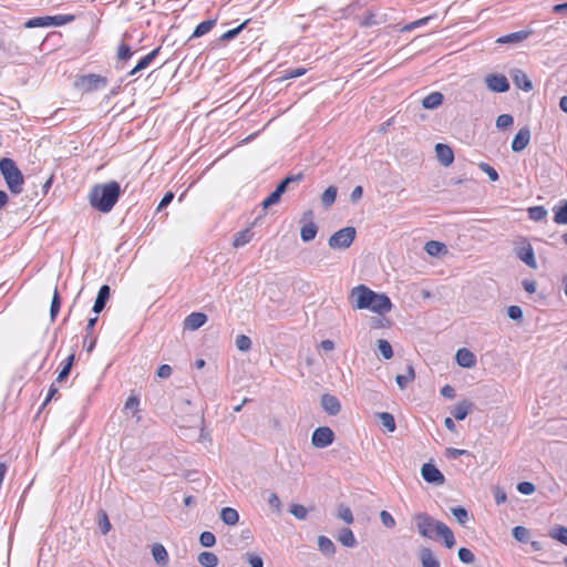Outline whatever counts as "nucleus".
Wrapping results in <instances>:
<instances>
[{
	"label": "nucleus",
	"instance_id": "obj_30",
	"mask_svg": "<svg viewBox=\"0 0 567 567\" xmlns=\"http://www.w3.org/2000/svg\"><path fill=\"white\" fill-rule=\"evenodd\" d=\"M338 539L344 547L353 548L357 546V539L350 528L341 529Z\"/></svg>",
	"mask_w": 567,
	"mask_h": 567
},
{
	"label": "nucleus",
	"instance_id": "obj_6",
	"mask_svg": "<svg viewBox=\"0 0 567 567\" xmlns=\"http://www.w3.org/2000/svg\"><path fill=\"white\" fill-rule=\"evenodd\" d=\"M417 532L421 536L430 539L436 538V526L440 525V520L433 518L426 513H419L414 517Z\"/></svg>",
	"mask_w": 567,
	"mask_h": 567
},
{
	"label": "nucleus",
	"instance_id": "obj_63",
	"mask_svg": "<svg viewBox=\"0 0 567 567\" xmlns=\"http://www.w3.org/2000/svg\"><path fill=\"white\" fill-rule=\"evenodd\" d=\"M339 517L347 524H351L353 522V515L349 507L341 508L339 512Z\"/></svg>",
	"mask_w": 567,
	"mask_h": 567
},
{
	"label": "nucleus",
	"instance_id": "obj_34",
	"mask_svg": "<svg viewBox=\"0 0 567 567\" xmlns=\"http://www.w3.org/2000/svg\"><path fill=\"white\" fill-rule=\"evenodd\" d=\"M161 49V47H157L154 50H152L148 54L143 56L135 65V71H142L146 69L159 54Z\"/></svg>",
	"mask_w": 567,
	"mask_h": 567
},
{
	"label": "nucleus",
	"instance_id": "obj_16",
	"mask_svg": "<svg viewBox=\"0 0 567 567\" xmlns=\"http://www.w3.org/2000/svg\"><path fill=\"white\" fill-rule=\"evenodd\" d=\"M514 84L523 90L529 92L533 90V84L527 74L520 69H514L511 73Z\"/></svg>",
	"mask_w": 567,
	"mask_h": 567
},
{
	"label": "nucleus",
	"instance_id": "obj_49",
	"mask_svg": "<svg viewBox=\"0 0 567 567\" xmlns=\"http://www.w3.org/2000/svg\"><path fill=\"white\" fill-rule=\"evenodd\" d=\"M247 23H248V20L243 22L238 27L226 31L225 33L221 34L220 40L221 41H230V40L235 39L245 29Z\"/></svg>",
	"mask_w": 567,
	"mask_h": 567
},
{
	"label": "nucleus",
	"instance_id": "obj_5",
	"mask_svg": "<svg viewBox=\"0 0 567 567\" xmlns=\"http://www.w3.org/2000/svg\"><path fill=\"white\" fill-rule=\"evenodd\" d=\"M355 228L348 226L333 233L328 240V245L331 249L344 250L349 248L355 239Z\"/></svg>",
	"mask_w": 567,
	"mask_h": 567
},
{
	"label": "nucleus",
	"instance_id": "obj_58",
	"mask_svg": "<svg viewBox=\"0 0 567 567\" xmlns=\"http://www.w3.org/2000/svg\"><path fill=\"white\" fill-rule=\"evenodd\" d=\"M516 488L523 495H530L535 492V485L527 481L519 482Z\"/></svg>",
	"mask_w": 567,
	"mask_h": 567
},
{
	"label": "nucleus",
	"instance_id": "obj_24",
	"mask_svg": "<svg viewBox=\"0 0 567 567\" xmlns=\"http://www.w3.org/2000/svg\"><path fill=\"white\" fill-rule=\"evenodd\" d=\"M532 34L530 30H520L506 35L501 37L498 43H518L527 39Z\"/></svg>",
	"mask_w": 567,
	"mask_h": 567
},
{
	"label": "nucleus",
	"instance_id": "obj_59",
	"mask_svg": "<svg viewBox=\"0 0 567 567\" xmlns=\"http://www.w3.org/2000/svg\"><path fill=\"white\" fill-rule=\"evenodd\" d=\"M507 316L515 321H520L523 319V310L519 306H509L507 308Z\"/></svg>",
	"mask_w": 567,
	"mask_h": 567
},
{
	"label": "nucleus",
	"instance_id": "obj_50",
	"mask_svg": "<svg viewBox=\"0 0 567 567\" xmlns=\"http://www.w3.org/2000/svg\"><path fill=\"white\" fill-rule=\"evenodd\" d=\"M289 512L300 520L306 519L308 515V509L301 504H291Z\"/></svg>",
	"mask_w": 567,
	"mask_h": 567
},
{
	"label": "nucleus",
	"instance_id": "obj_25",
	"mask_svg": "<svg viewBox=\"0 0 567 567\" xmlns=\"http://www.w3.org/2000/svg\"><path fill=\"white\" fill-rule=\"evenodd\" d=\"M216 24V19H208L200 23H198L193 31L189 40L200 38L205 34H207Z\"/></svg>",
	"mask_w": 567,
	"mask_h": 567
},
{
	"label": "nucleus",
	"instance_id": "obj_47",
	"mask_svg": "<svg viewBox=\"0 0 567 567\" xmlns=\"http://www.w3.org/2000/svg\"><path fill=\"white\" fill-rule=\"evenodd\" d=\"M307 73L306 68H296V69H288L284 71L282 75L279 78L280 81L289 80V79H296L299 76H302Z\"/></svg>",
	"mask_w": 567,
	"mask_h": 567
},
{
	"label": "nucleus",
	"instance_id": "obj_13",
	"mask_svg": "<svg viewBox=\"0 0 567 567\" xmlns=\"http://www.w3.org/2000/svg\"><path fill=\"white\" fill-rule=\"evenodd\" d=\"M455 360L460 367L466 369L475 367L477 362L476 355L466 348H461L456 351Z\"/></svg>",
	"mask_w": 567,
	"mask_h": 567
},
{
	"label": "nucleus",
	"instance_id": "obj_3",
	"mask_svg": "<svg viewBox=\"0 0 567 567\" xmlns=\"http://www.w3.org/2000/svg\"><path fill=\"white\" fill-rule=\"evenodd\" d=\"M0 173L4 178L9 190L13 195H19L22 192L24 178L16 162L9 157L1 158Z\"/></svg>",
	"mask_w": 567,
	"mask_h": 567
},
{
	"label": "nucleus",
	"instance_id": "obj_28",
	"mask_svg": "<svg viewBox=\"0 0 567 567\" xmlns=\"http://www.w3.org/2000/svg\"><path fill=\"white\" fill-rule=\"evenodd\" d=\"M318 548L324 556H333L336 554L333 542L323 535L318 537Z\"/></svg>",
	"mask_w": 567,
	"mask_h": 567
},
{
	"label": "nucleus",
	"instance_id": "obj_52",
	"mask_svg": "<svg viewBox=\"0 0 567 567\" xmlns=\"http://www.w3.org/2000/svg\"><path fill=\"white\" fill-rule=\"evenodd\" d=\"M457 556H458V559L463 563V564H473L474 560H475V556L474 554L472 553L471 549L466 548V547H461L457 551Z\"/></svg>",
	"mask_w": 567,
	"mask_h": 567
},
{
	"label": "nucleus",
	"instance_id": "obj_36",
	"mask_svg": "<svg viewBox=\"0 0 567 567\" xmlns=\"http://www.w3.org/2000/svg\"><path fill=\"white\" fill-rule=\"evenodd\" d=\"M74 360H75V354L74 353H71L64 361H63V367L61 369V371L59 372L58 374V378H56V381L58 382H62L63 380H65L68 378V375L70 374V371L72 369V365L74 363Z\"/></svg>",
	"mask_w": 567,
	"mask_h": 567
},
{
	"label": "nucleus",
	"instance_id": "obj_43",
	"mask_svg": "<svg viewBox=\"0 0 567 567\" xmlns=\"http://www.w3.org/2000/svg\"><path fill=\"white\" fill-rule=\"evenodd\" d=\"M60 308H61V297H60L58 289H55L52 300H51V306H50V318L52 321L55 320V318L60 311Z\"/></svg>",
	"mask_w": 567,
	"mask_h": 567
},
{
	"label": "nucleus",
	"instance_id": "obj_56",
	"mask_svg": "<svg viewBox=\"0 0 567 567\" xmlns=\"http://www.w3.org/2000/svg\"><path fill=\"white\" fill-rule=\"evenodd\" d=\"M244 558L251 567H264V559L256 554L246 553Z\"/></svg>",
	"mask_w": 567,
	"mask_h": 567
},
{
	"label": "nucleus",
	"instance_id": "obj_37",
	"mask_svg": "<svg viewBox=\"0 0 567 567\" xmlns=\"http://www.w3.org/2000/svg\"><path fill=\"white\" fill-rule=\"evenodd\" d=\"M338 189L336 186H329L321 195V203L324 207H330L337 198Z\"/></svg>",
	"mask_w": 567,
	"mask_h": 567
},
{
	"label": "nucleus",
	"instance_id": "obj_38",
	"mask_svg": "<svg viewBox=\"0 0 567 567\" xmlns=\"http://www.w3.org/2000/svg\"><path fill=\"white\" fill-rule=\"evenodd\" d=\"M379 419L381 422V425L388 431V432H394L395 431V420L394 416L389 412H382L379 413Z\"/></svg>",
	"mask_w": 567,
	"mask_h": 567
},
{
	"label": "nucleus",
	"instance_id": "obj_26",
	"mask_svg": "<svg viewBox=\"0 0 567 567\" xmlns=\"http://www.w3.org/2000/svg\"><path fill=\"white\" fill-rule=\"evenodd\" d=\"M318 234V226L310 220V223H306L300 229L301 240L305 243H309L316 238Z\"/></svg>",
	"mask_w": 567,
	"mask_h": 567
},
{
	"label": "nucleus",
	"instance_id": "obj_12",
	"mask_svg": "<svg viewBox=\"0 0 567 567\" xmlns=\"http://www.w3.org/2000/svg\"><path fill=\"white\" fill-rule=\"evenodd\" d=\"M530 142V130L528 126L522 127L512 141V151L515 153L524 151Z\"/></svg>",
	"mask_w": 567,
	"mask_h": 567
},
{
	"label": "nucleus",
	"instance_id": "obj_61",
	"mask_svg": "<svg viewBox=\"0 0 567 567\" xmlns=\"http://www.w3.org/2000/svg\"><path fill=\"white\" fill-rule=\"evenodd\" d=\"M268 504L272 507L277 513L281 511V501L276 493H270L268 496Z\"/></svg>",
	"mask_w": 567,
	"mask_h": 567
},
{
	"label": "nucleus",
	"instance_id": "obj_15",
	"mask_svg": "<svg viewBox=\"0 0 567 567\" xmlns=\"http://www.w3.org/2000/svg\"><path fill=\"white\" fill-rule=\"evenodd\" d=\"M320 403L324 412L329 415H337L341 410L339 399L332 394H323Z\"/></svg>",
	"mask_w": 567,
	"mask_h": 567
},
{
	"label": "nucleus",
	"instance_id": "obj_29",
	"mask_svg": "<svg viewBox=\"0 0 567 567\" xmlns=\"http://www.w3.org/2000/svg\"><path fill=\"white\" fill-rule=\"evenodd\" d=\"M252 231L249 228H245L235 235L233 246L235 248H240L248 244L252 239Z\"/></svg>",
	"mask_w": 567,
	"mask_h": 567
},
{
	"label": "nucleus",
	"instance_id": "obj_10",
	"mask_svg": "<svg viewBox=\"0 0 567 567\" xmlns=\"http://www.w3.org/2000/svg\"><path fill=\"white\" fill-rule=\"evenodd\" d=\"M485 83L492 92L505 93L509 90V82L503 74H489L485 78Z\"/></svg>",
	"mask_w": 567,
	"mask_h": 567
},
{
	"label": "nucleus",
	"instance_id": "obj_17",
	"mask_svg": "<svg viewBox=\"0 0 567 567\" xmlns=\"http://www.w3.org/2000/svg\"><path fill=\"white\" fill-rule=\"evenodd\" d=\"M110 295H111L110 286L103 285L100 287V289L97 291V296H96L94 305H93V308H92V310L95 315H99L100 312H102L104 310L106 302L110 298Z\"/></svg>",
	"mask_w": 567,
	"mask_h": 567
},
{
	"label": "nucleus",
	"instance_id": "obj_19",
	"mask_svg": "<svg viewBox=\"0 0 567 567\" xmlns=\"http://www.w3.org/2000/svg\"><path fill=\"white\" fill-rule=\"evenodd\" d=\"M436 538H441L446 548H452L455 545V537L451 528L443 522L436 526Z\"/></svg>",
	"mask_w": 567,
	"mask_h": 567
},
{
	"label": "nucleus",
	"instance_id": "obj_33",
	"mask_svg": "<svg viewBox=\"0 0 567 567\" xmlns=\"http://www.w3.org/2000/svg\"><path fill=\"white\" fill-rule=\"evenodd\" d=\"M197 560L203 567H216L218 565V557L212 551H202Z\"/></svg>",
	"mask_w": 567,
	"mask_h": 567
},
{
	"label": "nucleus",
	"instance_id": "obj_11",
	"mask_svg": "<svg viewBox=\"0 0 567 567\" xmlns=\"http://www.w3.org/2000/svg\"><path fill=\"white\" fill-rule=\"evenodd\" d=\"M516 257L528 267L533 269L537 268L534 249L528 241L525 240L519 247L516 248Z\"/></svg>",
	"mask_w": 567,
	"mask_h": 567
},
{
	"label": "nucleus",
	"instance_id": "obj_54",
	"mask_svg": "<svg viewBox=\"0 0 567 567\" xmlns=\"http://www.w3.org/2000/svg\"><path fill=\"white\" fill-rule=\"evenodd\" d=\"M514 122V118L511 114H501L496 118V127L499 130H505L509 127Z\"/></svg>",
	"mask_w": 567,
	"mask_h": 567
},
{
	"label": "nucleus",
	"instance_id": "obj_42",
	"mask_svg": "<svg viewBox=\"0 0 567 567\" xmlns=\"http://www.w3.org/2000/svg\"><path fill=\"white\" fill-rule=\"evenodd\" d=\"M547 216V210L543 206H533L528 208V217L534 221H540Z\"/></svg>",
	"mask_w": 567,
	"mask_h": 567
},
{
	"label": "nucleus",
	"instance_id": "obj_46",
	"mask_svg": "<svg viewBox=\"0 0 567 567\" xmlns=\"http://www.w3.org/2000/svg\"><path fill=\"white\" fill-rule=\"evenodd\" d=\"M513 537L519 543H527L529 539V530L524 526H516L512 530Z\"/></svg>",
	"mask_w": 567,
	"mask_h": 567
},
{
	"label": "nucleus",
	"instance_id": "obj_2",
	"mask_svg": "<svg viewBox=\"0 0 567 567\" xmlns=\"http://www.w3.org/2000/svg\"><path fill=\"white\" fill-rule=\"evenodd\" d=\"M351 296L355 297V308L368 309L378 315H385L392 309L391 299L384 293H378L364 285L354 287Z\"/></svg>",
	"mask_w": 567,
	"mask_h": 567
},
{
	"label": "nucleus",
	"instance_id": "obj_27",
	"mask_svg": "<svg viewBox=\"0 0 567 567\" xmlns=\"http://www.w3.org/2000/svg\"><path fill=\"white\" fill-rule=\"evenodd\" d=\"M220 519L228 526H234L239 520L238 512L233 507H224L220 512Z\"/></svg>",
	"mask_w": 567,
	"mask_h": 567
},
{
	"label": "nucleus",
	"instance_id": "obj_53",
	"mask_svg": "<svg viewBox=\"0 0 567 567\" xmlns=\"http://www.w3.org/2000/svg\"><path fill=\"white\" fill-rule=\"evenodd\" d=\"M236 347L239 351L246 352L251 348V340L245 334H239L236 338Z\"/></svg>",
	"mask_w": 567,
	"mask_h": 567
},
{
	"label": "nucleus",
	"instance_id": "obj_60",
	"mask_svg": "<svg viewBox=\"0 0 567 567\" xmlns=\"http://www.w3.org/2000/svg\"><path fill=\"white\" fill-rule=\"evenodd\" d=\"M380 519L388 528H393L395 526V519L388 511H381Z\"/></svg>",
	"mask_w": 567,
	"mask_h": 567
},
{
	"label": "nucleus",
	"instance_id": "obj_32",
	"mask_svg": "<svg viewBox=\"0 0 567 567\" xmlns=\"http://www.w3.org/2000/svg\"><path fill=\"white\" fill-rule=\"evenodd\" d=\"M302 177L303 176L301 173L296 174V175H288L279 182V184L276 186V189L278 190V193H280L282 195L287 192L290 184L299 183L302 179Z\"/></svg>",
	"mask_w": 567,
	"mask_h": 567
},
{
	"label": "nucleus",
	"instance_id": "obj_64",
	"mask_svg": "<svg viewBox=\"0 0 567 567\" xmlns=\"http://www.w3.org/2000/svg\"><path fill=\"white\" fill-rule=\"evenodd\" d=\"M173 199H174V194L172 192H167L161 199V202L157 206V210H162L165 207H167L172 203Z\"/></svg>",
	"mask_w": 567,
	"mask_h": 567
},
{
	"label": "nucleus",
	"instance_id": "obj_57",
	"mask_svg": "<svg viewBox=\"0 0 567 567\" xmlns=\"http://www.w3.org/2000/svg\"><path fill=\"white\" fill-rule=\"evenodd\" d=\"M462 455H468L470 456L471 453L467 450H461V449H455V447H449V449L445 450V456L449 460H456V458H458Z\"/></svg>",
	"mask_w": 567,
	"mask_h": 567
},
{
	"label": "nucleus",
	"instance_id": "obj_40",
	"mask_svg": "<svg viewBox=\"0 0 567 567\" xmlns=\"http://www.w3.org/2000/svg\"><path fill=\"white\" fill-rule=\"evenodd\" d=\"M451 513L456 518V520L463 526L466 525V523L470 519L468 512L463 506L452 507Z\"/></svg>",
	"mask_w": 567,
	"mask_h": 567
},
{
	"label": "nucleus",
	"instance_id": "obj_48",
	"mask_svg": "<svg viewBox=\"0 0 567 567\" xmlns=\"http://www.w3.org/2000/svg\"><path fill=\"white\" fill-rule=\"evenodd\" d=\"M478 168L488 176L489 181H492V182L498 181L499 176H498L497 171L493 166H491L488 163H485V162L478 163Z\"/></svg>",
	"mask_w": 567,
	"mask_h": 567
},
{
	"label": "nucleus",
	"instance_id": "obj_7",
	"mask_svg": "<svg viewBox=\"0 0 567 567\" xmlns=\"http://www.w3.org/2000/svg\"><path fill=\"white\" fill-rule=\"evenodd\" d=\"M336 439L334 432L328 426L317 427L311 435V444L317 449L328 447Z\"/></svg>",
	"mask_w": 567,
	"mask_h": 567
},
{
	"label": "nucleus",
	"instance_id": "obj_14",
	"mask_svg": "<svg viewBox=\"0 0 567 567\" xmlns=\"http://www.w3.org/2000/svg\"><path fill=\"white\" fill-rule=\"evenodd\" d=\"M435 154L437 161L445 167L450 166L454 161V153L447 144L437 143L435 145Z\"/></svg>",
	"mask_w": 567,
	"mask_h": 567
},
{
	"label": "nucleus",
	"instance_id": "obj_20",
	"mask_svg": "<svg viewBox=\"0 0 567 567\" xmlns=\"http://www.w3.org/2000/svg\"><path fill=\"white\" fill-rule=\"evenodd\" d=\"M152 556L157 565L162 567H166L168 565L169 556L162 544L156 543L152 546Z\"/></svg>",
	"mask_w": 567,
	"mask_h": 567
},
{
	"label": "nucleus",
	"instance_id": "obj_4",
	"mask_svg": "<svg viewBox=\"0 0 567 567\" xmlns=\"http://www.w3.org/2000/svg\"><path fill=\"white\" fill-rule=\"evenodd\" d=\"M109 83L106 76L100 74H83L75 79L74 87L81 90L83 93H92L103 90Z\"/></svg>",
	"mask_w": 567,
	"mask_h": 567
},
{
	"label": "nucleus",
	"instance_id": "obj_51",
	"mask_svg": "<svg viewBox=\"0 0 567 567\" xmlns=\"http://www.w3.org/2000/svg\"><path fill=\"white\" fill-rule=\"evenodd\" d=\"M199 543L203 547H213L216 544V537L212 532L205 530L199 535Z\"/></svg>",
	"mask_w": 567,
	"mask_h": 567
},
{
	"label": "nucleus",
	"instance_id": "obj_44",
	"mask_svg": "<svg viewBox=\"0 0 567 567\" xmlns=\"http://www.w3.org/2000/svg\"><path fill=\"white\" fill-rule=\"evenodd\" d=\"M378 350H379L380 354L386 360H389L393 357L392 346L390 344V342L388 340H384V339L378 340Z\"/></svg>",
	"mask_w": 567,
	"mask_h": 567
},
{
	"label": "nucleus",
	"instance_id": "obj_35",
	"mask_svg": "<svg viewBox=\"0 0 567 567\" xmlns=\"http://www.w3.org/2000/svg\"><path fill=\"white\" fill-rule=\"evenodd\" d=\"M549 537L567 546V527L556 525L549 530Z\"/></svg>",
	"mask_w": 567,
	"mask_h": 567
},
{
	"label": "nucleus",
	"instance_id": "obj_18",
	"mask_svg": "<svg viewBox=\"0 0 567 567\" xmlns=\"http://www.w3.org/2000/svg\"><path fill=\"white\" fill-rule=\"evenodd\" d=\"M207 321V316L204 312H192L185 318L184 327L188 330H197L203 327Z\"/></svg>",
	"mask_w": 567,
	"mask_h": 567
},
{
	"label": "nucleus",
	"instance_id": "obj_39",
	"mask_svg": "<svg viewBox=\"0 0 567 567\" xmlns=\"http://www.w3.org/2000/svg\"><path fill=\"white\" fill-rule=\"evenodd\" d=\"M446 250V246L440 241L430 240L425 244V251L430 256H439L442 251Z\"/></svg>",
	"mask_w": 567,
	"mask_h": 567
},
{
	"label": "nucleus",
	"instance_id": "obj_1",
	"mask_svg": "<svg viewBox=\"0 0 567 567\" xmlns=\"http://www.w3.org/2000/svg\"><path fill=\"white\" fill-rule=\"evenodd\" d=\"M122 194L121 185L116 181L95 184L89 193L90 205L100 213H110Z\"/></svg>",
	"mask_w": 567,
	"mask_h": 567
},
{
	"label": "nucleus",
	"instance_id": "obj_62",
	"mask_svg": "<svg viewBox=\"0 0 567 567\" xmlns=\"http://www.w3.org/2000/svg\"><path fill=\"white\" fill-rule=\"evenodd\" d=\"M172 372L173 369L169 364H162L158 367L156 374L161 379H166L171 377Z\"/></svg>",
	"mask_w": 567,
	"mask_h": 567
},
{
	"label": "nucleus",
	"instance_id": "obj_21",
	"mask_svg": "<svg viewBox=\"0 0 567 567\" xmlns=\"http://www.w3.org/2000/svg\"><path fill=\"white\" fill-rule=\"evenodd\" d=\"M422 567H441L439 559L433 554L432 549L423 547L419 553Z\"/></svg>",
	"mask_w": 567,
	"mask_h": 567
},
{
	"label": "nucleus",
	"instance_id": "obj_8",
	"mask_svg": "<svg viewBox=\"0 0 567 567\" xmlns=\"http://www.w3.org/2000/svg\"><path fill=\"white\" fill-rule=\"evenodd\" d=\"M422 478L430 484L440 486L445 483L442 472L432 463H425L421 467Z\"/></svg>",
	"mask_w": 567,
	"mask_h": 567
},
{
	"label": "nucleus",
	"instance_id": "obj_41",
	"mask_svg": "<svg viewBox=\"0 0 567 567\" xmlns=\"http://www.w3.org/2000/svg\"><path fill=\"white\" fill-rule=\"evenodd\" d=\"M24 27L25 28H45V27H50V16L35 17V18L29 19L24 23Z\"/></svg>",
	"mask_w": 567,
	"mask_h": 567
},
{
	"label": "nucleus",
	"instance_id": "obj_22",
	"mask_svg": "<svg viewBox=\"0 0 567 567\" xmlns=\"http://www.w3.org/2000/svg\"><path fill=\"white\" fill-rule=\"evenodd\" d=\"M472 409L473 403L467 400H463L451 411V414L455 417V420L463 421L470 414Z\"/></svg>",
	"mask_w": 567,
	"mask_h": 567
},
{
	"label": "nucleus",
	"instance_id": "obj_23",
	"mask_svg": "<svg viewBox=\"0 0 567 567\" xmlns=\"http://www.w3.org/2000/svg\"><path fill=\"white\" fill-rule=\"evenodd\" d=\"M444 101V96L441 92H432L422 100V106L425 110H435Z\"/></svg>",
	"mask_w": 567,
	"mask_h": 567
},
{
	"label": "nucleus",
	"instance_id": "obj_31",
	"mask_svg": "<svg viewBox=\"0 0 567 567\" xmlns=\"http://www.w3.org/2000/svg\"><path fill=\"white\" fill-rule=\"evenodd\" d=\"M554 221L558 225H567V200H564L561 205L555 206Z\"/></svg>",
	"mask_w": 567,
	"mask_h": 567
},
{
	"label": "nucleus",
	"instance_id": "obj_45",
	"mask_svg": "<svg viewBox=\"0 0 567 567\" xmlns=\"http://www.w3.org/2000/svg\"><path fill=\"white\" fill-rule=\"evenodd\" d=\"M74 20V16L72 14H56L50 16V27H60L66 23H70Z\"/></svg>",
	"mask_w": 567,
	"mask_h": 567
},
{
	"label": "nucleus",
	"instance_id": "obj_9",
	"mask_svg": "<svg viewBox=\"0 0 567 567\" xmlns=\"http://www.w3.org/2000/svg\"><path fill=\"white\" fill-rule=\"evenodd\" d=\"M131 39V34L128 32H125L123 34L122 41L117 45L116 50V60H117V69H123L124 64L133 56L134 51L131 48L130 44H127L125 41Z\"/></svg>",
	"mask_w": 567,
	"mask_h": 567
},
{
	"label": "nucleus",
	"instance_id": "obj_55",
	"mask_svg": "<svg viewBox=\"0 0 567 567\" xmlns=\"http://www.w3.org/2000/svg\"><path fill=\"white\" fill-rule=\"evenodd\" d=\"M281 194L278 193V190L275 188L274 192H271L268 197H266L262 202V208H268L277 203H279L280 198H281Z\"/></svg>",
	"mask_w": 567,
	"mask_h": 567
}]
</instances>
